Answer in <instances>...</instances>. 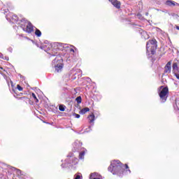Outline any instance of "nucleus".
<instances>
[{
    "label": "nucleus",
    "instance_id": "nucleus-4",
    "mask_svg": "<svg viewBox=\"0 0 179 179\" xmlns=\"http://www.w3.org/2000/svg\"><path fill=\"white\" fill-rule=\"evenodd\" d=\"M158 93L162 103H166L167 97H169V87L161 86L158 89Z\"/></svg>",
    "mask_w": 179,
    "mask_h": 179
},
{
    "label": "nucleus",
    "instance_id": "nucleus-20",
    "mask_svg": "<svg viewBox=\"0 0 179 179\" xmlns=\"http://www.w3.org/2000/svg\"><path fill=\"white\" fill-rule=\"evenodd\" d=\"M86 152L87 150H85L80 152L79 159H80L81 160H83V159H85V154L86 153Z\"/></svg>",
    "mask_w": 179,
    "mask_h": 179
},
{
    "label": "nucleus",
    "instance_id": "nucleus-33",
    "mask_svg": "<svg viewBox=\"0 0 179 179\" xmlns=\"http://www.w3.org/2000/svg\"><path fill=\"white\" fill-rule=\"evenodd\" d=\"M0 58H1V53H0Z\"/></svg>",
    "mask_w": 179,
    "mask_h": 179
},
{
    "label": "nucleus",
    "instance_id": "nucleus-7",
    "mask_svg": "<svg viewBox=\"0 0 179 179\" xmlns=\"http://www.w3.org/2000/svg\"><path fill=\"white\" fill-rule=\"evenodd\" d=\"M172 73L174 76H176V79H178L179 80V68L177 62H174L172 65Z\"/></svg>",
    "mask_w": 179,
    "mask_h": 179
},
{
    "label": "nucleus",
    "instance_id": "nucleus-2",
    "mask_svg": "<svg viewBox=\"0 0 179 179\" xmlns=\"http://www.w3.org/2000/svg\"><path fill=\"white\" fill-rule=\"evenodd\" d=\"M62 62V57L59 55H56V57L52 62V65L54 66L55 72L59 73L62 71V69L64 68V64Z\"/></svg>",
    "mask_w": 179,
    "mask_h": 179
},
{
    "label": "nucleus",
    "instance_id": "nucleus-18",
    "mask_svg": "<svg viewBox=\"0 0 179 179\" xmlns=\"http://www.w3.org/2000/svg\"><path fill=\"white\" fill-rule=\"evenodd\" d=\"M89 111H90L89 108H84L80 111V114H86Z\"/></svg>",
    "mask_w": 179,
    "mask_h": 179
},
{
    "label": "nucleus",
    "instance_id": "nucleus-26",
    "mask_svg": "<svg viewBox=\"0 0 179 179\" xmlns=\"http://www.w3.org/2000/svg\"><path fill=\"white\" fill-rule=\"evenodd\" d=\"M17 89L19 90V92H22L23 90V87L19 85H17Z\"/></svg>",
    "mask_w": 179,
    "mask_h": 179
},
{
    "label": "nucleus",
    "instance_id": "nucleus-17",
    "mask_svg": "<svg viewBox=\"0 0 179 179\" xmlns=\"http://www.w3.org/2000/svg\"><path fill=\"white\" fill-rule=\"evenodd\" d=\"M90 124H92V122H94V114H91L87 117Z\"/></svg>",
    "mask_w": 179,
    "mask_h": 179
},
{
    "label": "nucleus",
    "instance_id": "nucleus-1",
    "mask_svg": "<svg viewBox=\"0 0 179 179\" xmlns=\"http://www.w3.org/2000/svg\"><path fill=\"white\" fill-rule=\"evenodd\" d=\"M108 171H110L114 175L122 177L127 176V174H131V170L128 165L122 164L120 160H113L110 162V165L108 167Z\"/></svg>",
    "mask_w": 179,
    "mask_h": 179
},
{
    "label": "nucleus",
    "instance_id": "nucleus-9",
    "mask_svg": "<svg viewBox=\"0 0 179 179\" xmlns=\"http://www.w3.org/2000/svg\"><path fill=\"white\" fill-rule=\"evenodd\" d=\"M55 47H57V50H59L60 51H64L65 48H69V45L68 44H64V43H54Z\"/></svg>",
    "mask_w": 179,
    "mask_h": 179
},
{
    "label": "nucleus",
    "instance_id": "nucleus-31",
    "mask_svg": "<svg viewBox=\"0 0 179 179\" xmlns=\"http://www.w3.org/2000/svg\"><path fill=\"white\" fill-rule=\"evenodd\" d=\"M57 55H52L53 57H55Z\"/></svg>",
    "mask_w": 179,
    "mask_h": 179
},
{
    "label": "nucleus",
    "instance_id": "nucleus-5",
    "mask_svg": "<svg viewBox=\"0 0 179 179\" xmlns=\"http://www.w3.org/2000/svg\"><path fill=\"white\" fill-rule=\"evenodd\" d=\"M76 164H78V158L73 156H68L64 163L62 164L61 166L62 169H65L66 167H72Z\"/></svg>",
    "mask_w": 179,
    "mask_h": 179
},
{
    "label": "nucleus",
    "instance_id": "nucleus-13",
    "mask_svg": "<svg viewBox=\"0 0 179 179\" xmlns=\"http://www.w3.org/2000/svg\"><path fill=\"white\" fill-rule=\"evenodd\" d=\"M90 179H100V177H99V173H93L90 174Z\"/></svg>",
    "mask_w": 179,
    "mask_h": 179
},
{
    "label": "nucleus",
    "instance_id": "nucleus-19",
    "mask_svg": "<svg viewBox=\"0 0 179 179\" xmlns=\"http://www.w3.org/2000/svg\"><path fill=\"white\" fill-rule=\"evenodd\" d=\"M73 146L74 148H78L80 146H82V143L79 141H76L73 143Z\"/></svg>",
    "mask_w": 179,
    "mask_h": 179
},
{
    "label": "nucleus",
    "instance_id": "nucleus-8",
    "mask_svg": "<svg viewBox=\"0 0 179 179\" xmlns=\"http://www.w3.org/2000/svg\"><path fill=\"white\" fill-rule=\"evenodd\" d=\"M6 19L8 20V22H11V23H16V22L19 20L17 15L13 13L8 14L6 15Z\"/></svg>",
    "mask_w": 179,
    "mask_h": 179
},
{
    "label": "nucleus",
    "instance_id": "nucleus-30",
    "mask_svg": "<svg viewBox=\"0 0 179 179\" xmlns=\"http://www.w3.org/2000/svg\"><path fill=\"white\" fill-rule=\"evenodd\" d=\"M145 15H146V16H148L149 15V13H145Z\"/></svg>",
    "mask_w": 179,
    "mask_h": 179
},
{
    "label": "nucleus",
    "instance_id": "nucleus-3",
    "mask_svg": "<svg viewBox=\"0 0 179 179\" xmlns=\"http://www.w3.org/2000/svg\"><path fill=\"white\" fill-rule=\"evenodd\" d=\"M157 48V43L156 39L149 41L146 45V50L148 55H154Z\"/></svg>",
    "mask_w": 179,
    "mask_h": 179
},
{
    "label": "nucleus",
    "instance_id": "nucleus-15",
    "mask_svg": "<svg viewBox=\"0 0 179 179\" xmlns=\"http://www.w3.org/2000/svg\"><path fill=\"white\" fill-rule=\"evenodd\" d=\"M42 50H44V51H50V49L51 48V44L43 45L42 46Z\"/></svg>",
    "mask_w": 179,
    "mask_h": 179
},
{
    "label": "nucleus",
    "instance_id": "nucleus-22",
    "mask_svg": "<svg viewBox=\"0 0 179 179\" xmlns=\"http://www.w3.org/2000/svg\"><path fill=\"white\" fill-rule=\"evenodd\" d=\"M76 101H77L78 104H80L82 103V96H79L76 99Z\"/></svg>",
    "mask_w": 179,
    "mask_h": 179
},
{
    "label": "nucleus",
    "instance_id": "nucleus-32",
    "mask_svg": "<svg viewBox=\"0 0 179 179\" xmlns=\"http://www.w3.org/2000/svg\"><path fill=\"white\" fill-rule=\"evenodd\" d=\"M70 47H73V45H70Z\"/></svg>",
    "mask_w": 179,
    "mask_h": 179
},
{
    "label": "nucleus",
    "instance_id": "nucleus-25",
    "mask_svg": "<svg viewBox=\"0 0 179 179\" xmlns=\"http://www.w3.org/2000/svg\"><path fill=\"white\" fill-rule=\"evenodd\" d=\"M59 111H65V108L64 107V106L60 105L59 106Z\"/></svg>",
    "mask_w": 179,
    "mask_h": 179
},
{
    "label": "nucleus",
    "instance_id": "nucleus-6",
    "mask_svg": "<svg viewBox=\"0 0 179 179\" xmlns=\"http://www.w3.org/2000/svg\"><path fill=\"white\" fill-rule=\"evenodd\" d=\"M21 27L22 28V30L25 31L26 33H31L34 30L33 28V25L31 23L25 19H22L21 22Z\"/></svg>",
    "mask_w": 179,
    "mask_h": 179
},
{
    "label": "nucleus",
    "instance_id": "nucleus-10",
    "mask_svg": "<svg viewBox=\"0 0 179 179\" xmlns=\"http://www.w3.org/2000/svg\"><path fill=\"white\" fill-rule=\"evenodd\" d=\"M171 73V62H169L164 67V73L169 75Z\"/></svg>",
    "mask_w": 179,
    "mask_h": 179
},
{
    "label": "nucleus",
    "instance_id": "nucleus-24",
    "mask_svg": "<svg viewBox=\"0 0 179 179\" xmlns=\"http://www.w3.org/2000/svg\"><path fill=\"white\" fill-rule=\"evenodd\" d=\"M74 177H75L74 179H82L83 178L82 174H80V173L76 174Z\"/></svg>",
    "mask_w": 179,
    "mask_h": 179
},
{
    "label": "nucleus",
    "instance_id": "nucleus-16",
    "mask_svg": "<svg viewBox=\"0 0 179 179\" xmlns=\"http://www.w3.org/2000/svg\"><path fill=\"white\" fill-rule=\"evenodd\" d=\"M166 5H168V6H176V2L173 1H166Z\"/></svg>",
    "mask_w": 179,
    "mask_h": 179
},
{
    "label": "nucleus",
    "instance_id": "nucleus-27",
    "mask_svg": "<svg viewBox=\"0 0 179 179\" xmlns=\"http://www.w3.org/2000/svg\"><path fill=\"white\" fill-rule=\"evenodd\" d=\"M73 115L76 118H80V115H79V114L73 113Z\"/></svg>",
    "mask_w": 179,
    "mask_h": 179
},
{
    "label": "nucleus",
    "instance_id": "nucleus-21",
    "mask_svg": "<svg viewBox=\"0 0 179 179\" xmlns=\"http://www.w3.org/2000/svg\"><path fill=\"white\" fill-rule=\"evenodd\" d=\"M35 34L37 37H41V31L40 29H36L35 31Z\"/></svg>",
    "mask_w": 179,
    "mask_h": 179
},
{
    "label": "nucleus",
    "instance_id": "nucleus-11",
    "mask_svg": "<svg viewBox=\"0 0 179 179\" xmlns=\"http://www.w3.org/2000/svg\"><path fill=\"white\" fill-rule=\"evenodd\" d=\"M109 1L117 9H120L121 8V2L117 0H109Z\"/></svg>",
    "mask_w": 179,
    "mask_h": 179
},
{
    "label": "nucleus",
    "instance_id": "nucleus-12",
    "mask_svg": "<svg viewBox=\"0 0 179 179\" xmlns=\"http://www.w3.org/2000/svg\"><path fill=\"white\" fill-rule=\"evenodd\" d=\"M11 170L13 171V173L16 174L18 177H20L22 176V171H20V169H17L15 167H11Z\"/></svg>",
    "mask_w": 179,
    "mask_h": 179
},
{
    "label": "nucleus",
    "instance_id": "nucleus-14",
    "mask_svg": "<svg viewBox=\"0 0 179 179\" xmlns=\"http://www.w3.org/2000/svg\"><path fill=\"white\" fill-rule=\"evenodd\" d=\"M141 36L143 38H144L145 40H148V38H149V34H148V32L143 31L141 32Z\"/></svg>",
    "mask_w": 179,
    "mask_h": 179
},
{
    "label": "nucleus",
    "instance_id": "nucleus-29",
    "mask_svg": "<svg viewBox=\"0 0 179 179\" xmlns=\"http://www.w3.org/2000/svg\"><path fill=\"white\" fill-rule=\"evenodd\" d=\"M176 29L179 30V26H176Z\"/></svg>",
    "mask_w": 179,
    "mask_h": 179
},
{
    "label": "nucleus",
    "instance_id": "nucleus-23",
    "mask_svg": "<svg viewBox=\"0 0 179 179\" xmlns=\"http://www.w3.org/2000/svg\"><path fill=\"white\" fill-rule=\"evenodd\" d=\"M31 96H32L34 100L35 101V102L38 103V99H37V96H36V94L32 93Z\"/></svg>",
    "mask_w": 179,
    "mask_h": 179
},
{
    "label": "nucleus",
    "instance_id": "nucleus-28",
    "mask_svg": "<svg viewBox=\"0 0 179 179\" xmlns=\"http://www.w3.org/2000/svg\"><path fill=\"white\" fill-rule=\"evenodd\" d=\"M71 52H75V50L73 48L70 49Z\"/></svg>",
    "mask_w": 179,
    "mask_h": 179
}]
</instances>
